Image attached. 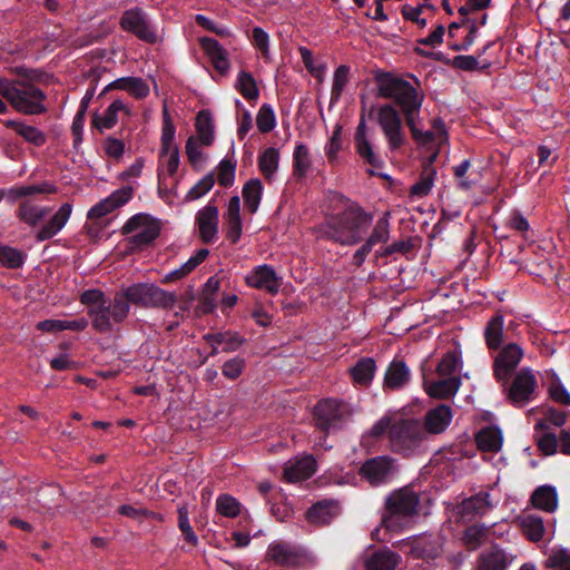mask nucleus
Here are the masks:
<instances>
[{
  "instance_id": "20",
  "label": "nucleus",
  "mask_w": 570,
  "mask_h": 570,
  "mask_svg": "<svg viewBox=\"0 0 570 570\" xmlns=\"http://www.w3.org/2000/svg\"><path fill=\"white\" fill-rule=\"evenodd\" d=\"M411 381V371L406 363L402 360H393L384 375L383 389L397 391L405 387Z\"/></svg>"
},
{
  "instance_id": "5",
  "label": "nucleus",
  "mask_w": 570,
  "mask_h": 570,
  "mask_svg": "<svg viewBox=\"0 0 570 570\" xmlns=\"http://www.w3.org/2000/svg\"><path fill=\"white\" fill-rule=\"evenodd\" d=\"M505 400L514 407L521 409L534 401L539 393L537 373L529 366H523L507 382H498Z\"/></svg>"
},
{
  "instance_id": "35",
  "label": "nucleus",
  "mask_w": 570,
  "mask_h": 570,
  "mask_svg": "<svg viewBox=\"0 0 570 570\" xmlns=\"http://www.w3.org/2000/svg\"><path fill=\"white\" fill-rule=\"evenodd\" d=\"M338 514V504L334 501H320L313 504L306 512L311 523L325 525Z\"/></svg>"
},
{
  "instance_id": "24",
  "label": "nucleus",
  "mask_w": 570,
  "mask_h": 570,
  "mask_svg": "<svg viewBox=\"0 0 570 570\" xmlns=\"http://www.w3.org/2000/svg\"><path fill=\"white\" fill-rule=\"evenodd\" d=\"M72 213V205L62 204L52 217L38 230L36 238L43 242L57 235L67 224Z\"/></svg>"
},
{
  "instance_id": "63",
  "label": "nucleus",
  "mask_w": 570,
  "mask_h": 570,
  "mask_svg": "<svg viewBox=\"0 0 570 570\" xmlns=\"http://www.w3.org/2000/svg\"><path fill=\"white\" fill-rule=\"evenodd\" d=\"M214 184L215 179L213 174L206 175L188 190L185 199L187 202H191L203 197L213 188Z\"/></svg>"
},
{
  "instance_id": "10",
  "label": "nucleus",
  "mask_w": 570,
  "mask_h": 570,
  "mask_svg": "<svg viewBox=\"0 0 570 570\" xmlns=\"http://www.w3.org/2000/svg\"><path fill=\"white\" fill-rule=\"evenodd\" d=\"M351 414L347 405L338 400L320 401L314 409L315 425L324 432L340 428Z\"/></svg>"
},
{
  "instance_id": "46",
  "label": "nucleus",
  "mask_w": 570,
  "mask_h": 570,
  "mask_svg": "<svg viewBox=\"0 0 570 570\" xmlns=\"http://www.w3.org/2000/svg\"><path fill=\"white\" fill-rule=\"evenodd\" d=\"M209 254L206 248L198 249L186 263L179 268H176L165 275L164 282H174L186 277L191 271H194L200 263H203Z\"/></svg>"
},
{
  "instance_id": "23",
  "label": "nucleus",
  "mask_w": 570,
  "mask_h": 570,
  "mask_svg": "<svg viewBox=\"0 0 570 570\" xmlns=\"http://www.w3.org/2000/svg\"><path fill=\"white\" fill-rule=\"evenodd\" d=\"M120 115H130L129 108L124 104L122 100H114L102 114H95L92 117V126L100 132L114 128L118 121Z\"/></svg>"
},
{
  "instance_id": "57",
  "label": "nucleus",
  "mask_w": 570,
  "mask_h": 570,
  "mask_svg": "<svg viewBox=\"0 0 570 570\" xmlns=\"http://www.w3.org/2000/svg\"><path fill=\"white\" fill-rule=\"evenodd\" d=\"M350 80V67L346 65L338 66L333 76V85L331 90V101L336 102L340 100L344 88Z\"/></svg>"
},
{
  "instance_id": "8",
  "label": "nucleus",
  "mask_w": 570,
  "mask_h": 570,
  "mask_svg": "<svg viewBox=\"0 0 570 570\" xmlns=\"http://www.w3.org/2000/svg\"><path fill=\"white\" fill-rule=\"evenodd\" d=\"M419 504V494L410 488H402L392 492L385 501L387 513L383 517L382 524L389 530L393 529L397 519L416 514Z\"/></svg>"
},
{
  "instance_id": "60",
  "label": "nucleus",
  "mask_w": 570,
  "mask_h": 570,
  "mask_svg": "<svg viewBox=\"0 0 570 570\" xmlns=\"http://www.w3.org/2000/svg\"><path fill=\"white\" fill-rule=\"evenodd\" d=\"M27 255L13 247L0 246V264L7 268H19L24 264Z\"/></svg>"
},
{
  "instance_id": "59",
  "label": "nucleus",
  "mask_w": 570,
  "mask_h": 570,
  "mask_svg": "<svg viewBox=\"0 0 570 570\" xmlns=\"http://www.w3.org/2000/svg\"><path fill=\"white\" fill-rule=\"evenodd\" d=\"M176 128L170 118L167 106L163 108V128H161V148L160 150L169 151L173 148H177L174 145Z\"/></svg>"
},
{
  "instance_id": "58",
  "label": "nucleus",
  "mask_w": 570,
  "mask_h": 570,
  "mask_svg": "<svg viewBox=\"0 0 570 570\" xmlns=\"http://www.w3.org/2000/svg\"><path fill=\"white\" fill-rule=\"evenodd\" d=\"M389 219L390 213H384V215L375 223V226L365 243L370 244L371 247H374L379 243H386L390 238Z\"/></svg>"
},
{
  "instance_id": "37",
  "label": "nucleus",
  "mask_w": 570,
  "mask_h": 570,
  "mask_svg": "<svg viewBox=\"0 0 570 570\" xmlns=\"http://www.w3.org/2000/svg\"><path fill=\"white\" fill-rule=\"evenodd\" d=\"M111 89L125 90L138 99H142L149 95V87L146 81L137 77L118 78L110 82L105 91Z\"/></svg>"
},
{
  "instance_id": "7",
  "label": "nucleus",
  "mask_w": 570,
  "mask_h": 570,
  "mask_svg": "<svg viewBox=\"0 0 570 570\" xmlns=\"http://www.w3.org/2000/svg\"><path fill=\"white\" fill-rule=\"evenodd\" d=\"M424 441L425 431L417 420L401 419L391 426L390 443L396 453L412 455L423 448Z\"/></svg>"
},
{
  "instance_id": "39",
  "label": "nucleus",
  "mask_w": 570,
  "mask_h": 570,
  "mask_svg": "<svg viewBox=\"0 0 570 570\" xmlns=\"http://www.w3.org/2000/svg\"><path fill=\"white\" fill-rule=\"evenodd\" d=\"M490 494L480 492L469 499L463 500L460 504V512L464 517H475L485 514L491 508Z\"/></svg>"
},
{
  "instance_id": "14",
  "label": "nucleus",
  "mask_w": 570,
  "mask_h": 570,
  "mask_svg": "<svg viewBox=\"0 0 570 570\" xmlns=\"http://www.w3.org/2000/svg\"><path fill=\"white\" fill-rule=\"evenodd\" d=\"M354 147L357 155L368 165L374 168H381L383 165L382 159L374 153L372 138L368 134V128L364 116H361L354 134Z\"/></svg>"
},
{
  "instance_id": "54",
  "label": "nucleus",
  "mask_w": 570,
  "mask_h": 570,
  "mask_svg": "<svg viewBox=\"0 0 570 570\" xmlns=\"http://www.w3.org/2000/svg\"><path fill=\"white\" fill-rule=\"evenodd\" d=\"M311 168L309 151L306 145L299 142L295 146L293 153V170L298 178L306 176Z\"/></svg>"
},
{
  "instance_id": "19",
  "label": "nucleus",
  "mask_w": 570,
  "mask_h": 570,
  "mask_svg": "<svg viewBox=\"0 0 570 570\" xmlns=\"http://www.w3.org/2000/svg\"><path fill=\"white\" fill-rule=\"evenodd\" d=\"M316 471V461L312 455L289 460L283 472L288 482H298L311 478Z\"/></svg>"
},
{
  "instance_id": "50",
  "label": "nucleus",
  "mask_w": 570,
  "mask_h": 570,
  "mask_svg": "<svg viewBox=\"0 0 570 570\" xmlns=\"http://www.w3.org/2000/svg\"><path fill=\"white\" fill-rule=\"evenodd\" d=\"M279 151L269 147L258 156V168L267 180H272L278 169Z\"/></svg>"
},
{
  "instance_id": "11",
  "label": "nucleus",
  "mask_w": 570,
  "mask_h": 570,
  "mask_svg": "<svg viewBox=\"0 0 570 570\" xmlns=\"http://www.w3.org/2000/svg\"><path fill=\"white\" fill-rule=\"evenodd\" d=\"M493 357V376L497 382H507L517 372L524 357L523 347L514 342L502 345Z\"/></svg>"
},
{
  "instance_id": "38",
  "label": "nucleus",
  "mask_w": 570,
  "mask_h": 570,
  "mask_svg": "<svg viewBox=\"0 0 570 570\" xmlns=\"http://www.w3.org/2000/svg\"><path fill=\"white\" fill-rule=\"evenodd\" d=\"M531 503L535 509L554 512L558 508V493L551 485H541L531 495Z\"/></svg>"
},
{
  "instance_id": "12",
  "label": "nucleus",
  "mask_w": 570,
  "mask_h": 570,
  "mask_svg": "<svg viewBox=\"0 0 570 570\" xmlns=\"http://www.w3.org/2000/svg\"><path fill=\"white\" fill-rule=\"evenodd\" d=\"M395 472L394 460L386 455L368 459L360 469L361 476L375 487L390 482Z\"/></svg>"
},
{
  "instance_id": "62",
  "label": "nucleus",
  "mask_w": 570,
  "mask_h": 570,
  "mask_svg": "<svg viewBox=\"0 0 570 570\" xmlns=\"http://www.w3.org/2000/svg\"><path fill=\"white\" fill-rule=\"evenodd\" d=\"M256 125L261 132L267 134L276 126V118L272 106L264 104L261 106L257 116Z\"/></svg>"
},
{
  "instance_id": "18",
  "label": "nucleus",
  "mask_w": 570,
  "mask_h": 570,
  "mask_svg": "<svg viewBox=\"0 0 570 570\" xmlns=\"http://www.w3.org/2000/svg\"><path fill=\"white\" fill-rule=\"evenodd\" d=\"M196 223L199 236L204 243H213L217 239L218 233V208L212 204L198 210Z\"/></svg>"
},
{
  "instance_id": "56",
  "label": "nucleus",
  "mask_w": 570,
  "mask_h": 570,
  "mask_svg": "<svg viewBox=\"0 0 570 570\" xmlns=\"http://www.w3.org/2000/svg\"><path fill=\"white\" fill-rule=\"evenodd\" d=\"M488 533V527L473 524L464 530L462 540L468 549L475 550L487 540Z\"/></svg>"
},
{
  "instance_id": "43",
  "label": "nucleus",
  "mask_w": 570,
  "mask_h": 570,
  "mask_svg": "<svg viewBox=\"0 0 570 570\" xmlns=\"http://www.w3.org/2000/svg\"><path fill=\"white\" fill-rule=\"evenodd\" d=\"M470 168L471 163L469 159L453 167V175L458 181V187L464 191L471 190L481 179L479 171L470 170Z\"/></svg>"
},
{
  "instance_id": "49",
  "label": "nucleus",
  "mask_w": 570,
  "mask_h": 570,
  "mask_svg": "<svg viewBox=\"0 0 570 570\" xmlns=\"http://www.w3.org/2000/svg\"><path fill=\"white\" fill-rule=\"evenodd\" d=\"M543 564L547 570H570V548L553 547Z\"/></svg>"
},
{
  "instance_id": "31",
  "label": "nucleus",
  "mask_w": 570,
  "mask_h": 570,
  "mask_svg": "<svg viewBox=\"0 0 570 570\" xmlns=\"http://www.w3.org/2000/svg\"><path fill=\"white\" fill-rule=\"evenodd\" d=\"M179 166V151L178 148H173L169 151L160 150L159 169H158V185L168 187V177L174 178Z\"/></svg>"
},
{
  "instance_id": "51",
  "label": "nucleus",
  "mask_w": 570,
  "mask_h": 570,
  "mask_svg": "<svg viewBox=\"0 0 570 570\" xmlns=\"http://www.w3.org/2000/svg\"><path fill=\"white\" fill-rule=\"evenodd\" d=\"M263 185L258 178L249 179L243 187V198L248 210L254 214L259 207Z\"/></svg>"
},
{
  "instance_id": "30",
  "label": "nucleus",
  "mask_w": 570,
  "mask_h": 570,
  "mask_svg": "<svg viewBox=\"0 0 570 570\" xmlns=\"http://www.w3.org/2000/svg\"><path fill=\"white\" fill-rule=\"evenodd\" d=\"M199 43L214 68L222 75L226 73L229 69L227 51L213 38L203 37L199 39Z\"/></svg>"
},
{
  "instance_id": "47",
  "label": "nucleus",
  "mask_w": 570,
  "mask_h": 570,
  "mask_svg": "<svg viewBox=\"0 0 570 570\" xmlns=\"http://www.w3.org/2000/svg\"><path fill=\"white\" fill-rule=\"evenodd\" d=\"M196 132L198 139L202 145L210 146L214 141V125L213 118L209 111L200 110L196 117Z\"/></svg>"
},
{
  "instance_id": "36",
  "label": "nucleus",
  "mask_w": 570,
  "mask_h": 570,
  "mask_svg": "<svg viewBox=\"0 0 570 570\" xmlns=\"http://www.w3.org/2000/svg\"><path fill=\"white\" fill-rule=\"evenodd\" d=\"M483 335L489 350H499L503 345L504 316L500 312L488 321Z\"/></svg>"
},
{
  "instance_id": "64",
  "label": "nucleus",
  "mask_w": 570,
  "mask_h": 570,
  "mask_svg": "<svg viewBox=\"0 0 570 570\" xmlns=\"http://www.w3.org/2000/svg\"><path fill=\"white\" fill-rule=\"evenodd\" d=\"M537 445L544 455H553L558 452V435L552 432H544L537 438Z\"/></svg>"
},
{
  "instance_id": "61",
  "label": "nucleus",
  "mask_w": 570,
  "mask_h": 570,
  "mask_svg": "<svg viewBox=\"0 0 570 570\" xmlns=\"http://www.w3.org/2000/svg\"><path fill=\"white\" fill-rule=\"evenodd\" d=\"M216 510L226 518H236L240 513V503L232 495L222 494L216 500Z\"/></svg>"
},
{
  "instance_id": "22",
  "label": "nucleus",
  "mask_w": 570,
  "mask_h": 570,
  "mask_svg": "<svg viewBox=\"0 0 570 570\" xmlns=\"http://www.w3.org/2000/svg\"><path fill=\"white\" fill-rule=\"evenodd\" d=\"M421 120V116L417 115L413 118L412 125H406L411 130L413 139L420 145L442 142L446 135L444 122L440 119H435L433 121V130H422L420 128Z\"/></svg>"
},
{
  "instance_id": "45",
  "label": "nucleus",
  "mask_w": 570,
  "mask_h": 570,
  "mask_svg": "<svg viewBox=\"0 0 570 570\" xmlns=\"http://www.w3.org/2000/svg\"><path fill=\"white\" fill-rule=\"evenodd\" d=\"M476 443L478 446L482 451L487 452H498L502 446V433L498 428L494 426H488L482 429L476 434Z\"/></svg>"
},
{
  "instance_id": "9",
  "label": "nucleus",
  "mask_w": 570,
  "mask_h": 570,
  "mask_svg": "<svg viewBox=\"0 0 570 570\" xmlns=\"http://www.w3.org/2000/svg\"><path fill=\"white\" fill-rule=\"evenodd\" d=\"M160 233L158 222L148 215L137 214L126 222L122 234H132L129 244L132 248H142L153 243Z\"/></svg>"
},
{
  "instance_id": "15",
  "label": "nucleus",
  "mask_w": 570,
  "mask_h": 570,
  "mask_svg": "<svg viewBox=\"0 0 570 570\" xmlns=\"http://www.w3.org/2000/svg\"><path fill=\"white\" fill-rule=\"evenodd\" d=\"M246 284L257 289H264L269 294H276L279 291L282 278L277 276L275 269L263 264L253 268L246 275Z\"/></svg>"
},
{
  "instance_id": "27",
  "label": "nucleus",
  "mask_w": 570,
  "mask_h": 570,
  "mask_svg": "<svg viewBox=\"0 0 570 570\" xmlns=\"http://www.w3.org/2000/svg\"><path fill=\"white\" fill-rule=\"evenodd\" d=\"M376 363L372 357H361L348 368L352 383L356 387H368L376 373Z\"/></svg>"
},
{
  "instance_id": "42",
  "label": "nucleus",
  "mask_w": 570,
  "mask_h": 570,
  "mask_svg": "<svg viewBox=\"0 0 570 570\" xmlns=\"http://www.w3.org/2000/svg\"><path fill=\"white\" fill-rule=\"evenodd\" d=\"M58 187L51 181H42L33 185L13 186L7 191V196L11 200H17L36 194H56Z\"/></svg>"
},
{
  "instance_id": "28",
  "label": "nucleus",
  "mask_w": 570,
  "mask_h": 570,
  "mask_svg": "<svg viewBox=\"0 0 570 570\" xmlns=\"http://www.w3.org/2000/svg\"><path fill=\"white\" fill-rule=\"evenodd\" d=\"M403 546L414 558L431 559L439 554V544L430 534L409 538Z\"/></svg>"
},
{
  "instance_id": "32",
  "label": "nucleus",
  "mask_w": 570,
  "mask_h": 570,
  "mask_svg": "<svg viewBox=\"0 0 570 570\" xmlns=\"http://www.w3.org/2000/svg\"><path fill=\"white\" fill-rule=\"evenodd\" d=\"M546 376L548 380V397L556 404L570 407V392L564 386L563 382L561 381L557 372L554 370H547Z\"/></svg>"
},
{
  "instance_id": "55",
  "label": "nucleus",
  "mask_w": 570,
  "mask_h": 570,
  "mask_svg": "<svg viewBox=\"0 0 570 570\" xmlns=\"http://www.w3.org/2000/svg\"><path fill=\"white\" fill-rule=\"evenodd\" d=\"M235 87L240 92V95L248 101L257 100L259 96V90L257 88L256 81L252 73L247 71H240L238 73Z\"/></svg>"
},
{
  "instance_id": "21",
  "label": "nucleus",
  "mask_w": 570,
  "mask_h": 570,
  "mask_svg": "<svg viewBox=\"0 0 570 570\" xmlns=\"http://www.w3.org/2000/svg\"><path fill=\"white\" fill-rule=\"evenodd\" d=\"M461 384L460 376L439 377L438 380H425L424 390L431 397L448 400L458 393Z\"/></svg>"
},
{
  "instance_id": "1",
  "label": "nucleus",
  "mask_w": 570,
  "mask_h": 570,
  "mask_svg": "<svg viewBox=\"0 0 570 570\" xmlns=\"http://www.w3.org/2000/svg\"><path fill=\"white\" fill-rule=\"evenodd\" d=\"M409 81L393 73H384L377 78V95L391 100L376 109V121L386 139L387 147L394 151L405 142L402 115L406 125L413 124V118L421 114L424 92L415 77Z\"/></svg>"
},
{
  "instance_id": "3",
  "label": "nucleus",
  "mask_w": 570,
  "mask_h": 570,
  "mask_svg": "<svg viewBox=\"0 0 570 570\" xmlns=\"http://www.w3.org/2000/svg\"><path fill=\"white\" fill-rule=\"evenodd\" d=\"M80 303L87 306L92 328L98 333L111 332L115 325L125 322L129 315V305L119 291L110 299L100 289H87L80 295Z\"/></svg>"
},
{
  "instance_id": "16",
  "label": "nucleus",
  "mask_w": 570,
  "mask_h": 570,
  "mask_svg": "<svg viewBox=\"0 0 570 570\" xmlns=\"http://www.w3.org/2000/svg\"><path fill=\"white\" fill-rule=\"evenodd\" d=\"M134 194V189L130 186L121 187L105 199L94 205L87 213L88 219L101 218L115 209L127 204Z\"/></svg>"
},
{
  "instance_id": "2",
  "label": "nucleus",
  "mask_w": 570,
  "mask_h": 570,
  "mask_svg": "<svg viewBox=\"0 0 570 570\" xmlns=\"http://www.w3.org/2000/svg\"><path fill=\"white\" fill-rule=\"evenodd\" d=\"M328 202L331 213L317 227L316 237L344 246L357 244L373 222L372 214L338 193L331 194Z\"/></svg>"
},
{
  "instance_id": "17",
  "label": "nucleus",
  "mask_w": 570,
  "mask_h": 570,
  "mask_svg": "<svg viewBox=\"0 0 570 570\" xmlns=\"http://www.w3.org/2000/svg\"><path fill=\"white\" fill-rule=\"evenodd\" d=\"M266 559L275 566L295 567L301 562L299 550L283 541H273L266 551Z\"/></svg>"
},
{
  "instance_id": "48",
  "label": "nucleus",
  "mask_w": 570,
  "mask_h": 570,
  "mask_svg": "<svg viewBox=\"0 0 570 570\" xmlns=\"http://www.w3.org/2000/svg\"><path fill=\"white\" fill-rule=\"evenodd\" d=\"M435 175V168L431 164L425 165L420 179L410 189L411 197L422 198L428 196L434 185Z\"/></svg>"
},
{
  "instance_id": "44",
  "label": "nucleus",
  "mask_w": 570,
  "mask_h": 570,
  "mask_svg": "<svg viewBox=\"0 0 570 570\" xmlns=\"http://www.w3.org/2000/svg\"><path fill=\"white\" fill-rule=\"evenodd\" d=\"M4 126L14 129L26 141L35 146L39 147L46 142V135L35 126L16 120H6Z\"/></svg>"
},
{
  "instance_id": "25",
  "label": "nucleus",
  "mask_w": 570,
  "mask_h": 570,
  "mask_svg": "<svg viewBox=\"0 0 570 570\" xmlns=\"http://www.w3.org/2000/svg\"><path fill=\"white\" fill-rule=\"evenodd\" d=\"M512 561V556H509L503 549L494 546L480 553L476 560V569L505 570Z\"/></svg>"
},
{
  "instance_id": "13",
  "label": "nucleus",
  "mask_w": 570,
  "mask_h": 570,
  "mask_svg": "<svg viewBox=\"0 0 570 570\" xmlns=\"http://www.w3.org/2000/svg\"><path fill=\"white\" fill-rule=\"evenodd\" d=\"M119 23L122 30L134 33L142 41L148 43L157 41V35L149 23L146 13L140 8L126 10Z\"/></svg>"
},
{
  "instance_id": "53",
  "label": "nucleus",
  "mask_w": 570,
  "mask_h": 570,
  "mask_svg": "<svg viewBox=\"0 0 570 570\" xmlns=\"http://www.w3.org/2000/svg\"><path fill=\"white\" fill-rule=\"evenodd\" d=\"M461 365V357L456 351H450L443 355L436 365V374L439 377L459 376L456 374Z\"/></svg>"
},
{
  "instance_id": "6",
  "label": "nucleus",
  "mask_w": 570,
  "mask_h": 570,
  "mask_svg": "<svg viewBox=\"0 0 570 570\" xmlns=\"http://www.w3.org/2000/svg\"><path fill=\"white\" fill-rule=\"evenodd\" d=\"M125 302L144 308H171L177 296L151 283H136L119 291Z\"/></svg>"
},
{
  "instance_id": "26",
  "label": "nucleus",
  "mask_w": 570,
  "mask_h": 570,
  "mask_svg": "<svg viewBox=\"0 0 570 570\" xmlns=\"http://www.w3.org/2000/svg\"><path fill=\"white\" fill-rule=\"evenodd\" d=\"M453 417L452 409L445 404L429 410L424 417V431L439 434L446 430Z\"/></svg>"
},
{
  "instance_id": "33",
  "label": "nucleus",
  "mask_w": 570,
  "mask_h": 570,
  "mask_svg": "<svg viewBox=\"0 0 570 570\" xmlns=\"http://www.w3.org/2000/svg\"><path fill=\"white\" fill-rule=\"evenodd\" d=\"M227 238L230 243L236 244L242 236L243 227L240 219V200L238 196H233L227 205Z\"/></svg>"
},
{
  "instance_id": "41",
  "label": "nucleus",
  "mask_w": 570,
  "mask_h": 570,
  "mask_svg": "<svg viewBox=\"0 0 570 570\" xmlns=\"http://www.w3.org/2000/svg\"><path fill=\"white\" fill-rule=\"evenodd\" d=\"M49 207L39 206L29 200H24L19 204L16 214L21 222L35 227L49 214Z\"/></svg>"
},
{
  "instance_id": "29",
  "label": "nucleus",
  "mask_w": 570,
  "mask_h": 570,
  "mask_svg": "<svg viewBox=\"0 0 570 570\" xmlns=\"http://www.w3.org/2000/svg\"><path fill=\"white\" fill-rule=\"evenodd\" d=\"M518 523L528 540L539 542L543 539L546 527L543 519L539 514L524 511L518 517Z\"/></svg>"
},
{
  "instance_id": "52",
  "label": "nucleus",
  "mask_w": 570,
  "mask_h": 570,
  "mask_svg": "<svg viewBox=\"0 0 570 570\" xmlns=\"http://www.w3.org/2000/svg\"><path fill=\"white\" fill-rule=\"evenodd\" d=\"M543 420L537 421L534 424V431L538 433L547 429V424H551L557 428H561L566 424L568 420V413L561 411L554 406H547L543 410Z\"/></svg>"
},
{
  "instance_id": "34",
  "label": "nucleus",
  "mask_w": 570,
  "mask_h": 570,
  "mask_svg": "<svg viewBox=\"0 0 570 570\" xmlns=\"http://www.w3.org/2000/svg\"><path fill=\"white\" fill-rule=\"evenodd\" d=\"M400 562V556L387 549H380L370 554L364 562L366 570H394Z\"/></svg>"
},
{
  "instance_id": "4",
  "label": "nucleus",
  "mask_w": 570,
  "mask_h": 570,
  "mask_svg": "<svg viewBox=\"0 0 570 570\" xmlns=\"http://www.w3.org/2000/svg\"><path fill=\"white\" fill-rule=\"evenodd\" d=\"M0 95L10 102L13 109L24 115H40L45 112V92L23 81H11L0 78Z\"/></svg>"
},
{
  "instance_id": "40",
  "label": "nucleus",
  "mask_w": 570,
  "mask_h": 570,
  "mask_svg": "<svg viewBox=\"0 0 570 570\" xmlns=\"http://www.w3.org/2000/svg\"><path fill=\"white\" fill-rule=\"evenodd\" d=\"M204 340L209 345L219 344L223 351L227 353L237 351L246 341L238 333L232 331L208 333L204 336Z\"/></svg>"
}]
</instances>
